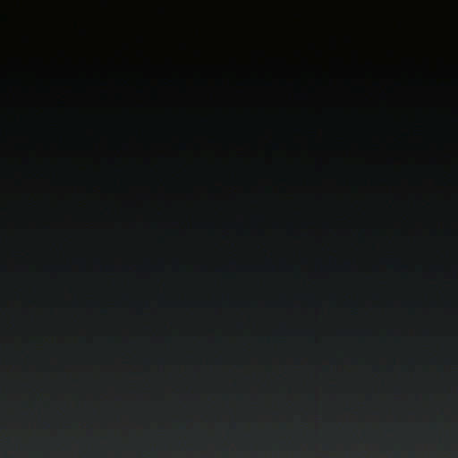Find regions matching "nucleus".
Listing matches in <instances>:
<instances>
[{
	"label": "nucleus",
	"instance_id": "1",
	"mask_svg": "<svg viewBox=\"0 0 458 458\" xmlns=\"http://www.w3.org/2000/svg\"><path fill=\"white\" fill-rule=\"evenodd\" d=\"M51 88V445H57V87Z\"/></svg>",
	"mask_w": 458,
	"mask_h": 458
},
{
	"label": "nucleus",
	"instance_id": "2",
	"mask_svg": "<svg viewBox=\"0 0 458 458\" xmlns=\"http://www.w3.org/2000/svg\"><path fill=\"white\" fill-rule=\"evenodd\" d=\"M86 4L87 0H78V8H79V16H80V24H79V33L81 38L86 39L89 38V30L84 24V19L86 14Z\"/></svg>",
	"mask_w": 458,
	"mask_h": 458
},
{
	"label": "nucleus",
	"instance_id": "3",
	"mask_svg": "<svg viewBox=\"0 0 458 458\" xmlns=\"http://www.w3.org/2000/svg\"><path fill=\"white\" fill-rule=\"evenodd\" d=\"M81 66L83 68L87 66V62H86V59L84 57L81 58Z\"/></svg>",
	"mask_w": 458,
	"mask_h": 458
},
{
	"label": "nucleus",
	"instance_id": "4",
	"mask_svg": "<svg viewBox=\"0 0 458 458\" xmlns=\"http://www.w3.org/2000/svg\"><path fill=\"white\" fill-rule=\"evenodd\" d=\"M79 87H80V89H81V90H83V91H84V89H85V85H84V83H82V81H80V82H79Z\"/></svg>",
	"mask_w": 458,
	"mask_h": 458
}]
</instances>
